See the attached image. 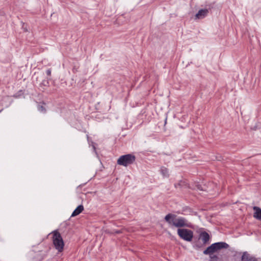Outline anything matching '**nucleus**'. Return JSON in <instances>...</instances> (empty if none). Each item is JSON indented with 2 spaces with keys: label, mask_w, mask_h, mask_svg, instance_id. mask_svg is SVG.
<instances>
[{
  "label": "nucleus",
  "mask_w": 261,
  "mask_h": 261,
  "mask_svg": "<svg viewBox=\"0 0 261 261\" xmlns=\"http://www.w3.org/2000/svg\"><path fill=\"white\" fill-rule=\"evenodd\" d=\"M165 221L168 224L170 227H191V223L184 217H178L175 214L169 213L164 218Z\"/></svg>",
  "instance_id": "obj_1"
},
{
  "label": "nucleus",
  "mask_w": 261,
  "mask_h": 261,
  "mask_svg": "<svg viewBox=\"0 0 261 261\" xmlns=\"http://www.w3.org/2000/svg\"><path fill=\"white\" fill-rule=\"evenodd\" d=\"M45 103H39L38 105L37 109L39 111H40L41 113H45L46 112V109L44 107Z\"/></svg>",
  "instance_id": "obj_13"
},
{
  "label": "nucleus",
  "mask_w": 261,
  "mask_h": 261,
  "mask_svg": "<svg viewBox=\"0 0 261 261\" xmlns=\"http://www.w3.org/2000/svg\"><path fill=\"white\" fill-rule=\"evenodd\" d=\"M40 87H48L49 86V82L48 80H43L40 84Z\"/></svg>",
  "instance_id": "obj_16"
},
{
  "label": "nucleus",
  "mask_w": 261,
  "mask_h": 261,
  "mask_svg": "<svg viewBox=\"0 0 261 261\" xmlns=\"http://www.w3.org/2000/svg\"><path fill=\"white\" fill-rule=\"evenodd\" d=\"M186 184H185V182L182 181V180H180L178 183L177 184H174V187L176 188H180L184 186H185Z\"/></svg>",
  "instance_id": "obj_14"
},
{
  "label": "nucleus",
  "mask_w": 261,
  "mask_h": 261,
  "mask_svg": "<svg viewBox=\"0 0 261 261\" xmlns=\"http://www.w3.org/2000/svg\"><path fill=\"white\" fill-rule=\"evenodd\" d=\"M177 234L180 239L187 241L191 242L194 236V232L192 230L187 228H178Z\"/></svg>",
  "instance_id": "obj_4"
},
{
  "label": "nucleus",
  "mask_w": 261,
  "mask_h": 261,
  "mask_svg": "<svg viewBox=\"0 0 261 261\" xmlns=\"http://www.w3.org/2000/svg\"><path fill=\"white\" fill-rule=\"evenodd\" d=\"M253 209L255 211V212L253 214V217L261 221V208L255 206L253 207Z\"/></svg>",
  "instance_id": "obj_9"
},
{
  "label": "nucleus",
  "mask_w": 261,
  "mask_h": 261,
  "mask_svg": "<svg viewBox=\"0 0 261 261\" xmlns=\"http://www.w3.org/2000/svg\"><path fill=\"white\" fill-rule=\"evenodd\" d=\"M136 160V156L132 154H127L120 156L117 160V164L124 167L133 164Z\"/></svg>",
  "instance_id": "obj_3"
},
{
  "label": "nucleus",
  "mask_w": 261,
  "mask_h": 261,
  "mask_svg": "<svg viewBox=\"0 0 261 261\" xmlns=\"http://www.w3.org/2000/svg\"><path fill=\"white\" fill-rule=\"evenodd\" d=\"M84 211V206L83 205H79L73 212L71 217H75L79 215Z\"/></svg>",
  "instance_id": "obj_11"
},
{
  "label": "nucleus",
  "mask_w": 261,
  "mask_h": 261,
  "mask_svg": "<svg viewBox=\"0 0 261 261\" xmlns=\"http://www.w3.org/2000/svg\"><path fill=\"white\" fill-rule=\"evenodd\" d=\"M52 233L53 242L55 248L59 252H62L63 250L64 243L61 234L58 230H54Z\"/></svg>",
  "instance_id": "obj_2"
},
{
  "label": "nucleus",
  "mask_w": 261,
  "mask_h": 261,
  "mask_svg": "<svg viewBox=\"0 0 261 261\" xmlns=\"http://www.w3.org/2000/svg\"><path fill=\"white\" fill-rule=\"evenodd\" d=\"M160 171L164 177H168L169 176V171L167 168L162 167L161 168Z\"/></svg>",
  "instance_id": "obj_12"
},
{
  "label": "nucleus",
  "mask_w": 261,
  "mask_h": 261,
  "mask_svg": "<svg viewBox=\"0 0 261 261\" xmlns=\"http://www.w3.org/2000/svg\"><path fill=\"white\" fill-rule=\"evenodd\" d=\"M202 246V245H200V244H196L195 245V246L194 247H195L196 248H201V247Z\"/></svg>",
  "instance_id": "obj_19"
},
{
  "label": "nucleus",
  "mask_w": 261,
  "mask_h": 261,
  "mask_svg": "<svg viewBox=\"0 0 261 261\" xmlns=\"http://www.w3.org/2000/svg\"><path fill=\"white\" fill-rule=\"evenodd\" d=\"M87 138L88 139V138H89V136H88V135H87Z\"/></svg>",
  "instance_id": "obj_21"
},
{
  "label": "nucleus",
  "mask_w": 261,
  "mask_h": 261,
  "mask_svg": "<svg viewBox=\"0 0 261 261\" xmlns=\"http://www.w3.org/2000/svg\"><path fill=\"white\" fill-rule=\"evenodd\" d=\"M213 245L216 252L222 249H227L229 247V245L224 242L215 243Z\"/></svg>",
  "instance_id": "obj_7"
},
{
  "label": "nucleus",
  "mask_w": 261,
  "mask_h": 261,
  "mask_svg": "<svg viewBox=\"0 0 261 261\" xmlns=\"http://www.w3.org/2000/svg\"><path fill=\"white\" fill-rule=\"evenodd\" d=\"M23 94V92L22 90H20L17 93H16V94H15L14 95H13V97H15V98H18L21 95H22Z\"/></svg>",
  "instance_id": "obj_17"
},
{
  "label": "nucleus",
  "mask_w": 261,
  "mask_h": 261,
  "mask_svg": "<svg viewBox=\"0 0 261 261\" xmlns=\"http://www.w3.org/2000/svg\"><path fill=\"white\" fill-rule=\"evenodd\" d=\"M216 252L213 244L208 246L205 250L203 251V254L205 255H213V254Z\"/></svg>",
  "instance_id": "obj_10"
},
{
  "label": "nucleus",
  "mask_w": 261,
  "mask_h": 261,
  "mask_svg": "<svg viewBox=\"0 0 261 261\" xmlns=\"http://www.w3.org/2000/svg\"><path fill=\"white\" fill-rule=\"evenodd\" d=\"M210 258V261H220L219 257L216 255H211Z\"/></svg>",
  "instance_id": "obj_15"
},
{
  "label": "nucleus",
  "mask_w": 261,
  "mask_h": 261,
  "mask_svg": "<svg viewBox=\"0 0 261 261\" xmlns=\"http://www.w3.org/2000/svg\"><path fill=\"white\" fill-rule=\"evenodd\" d=\"M3 110H0V113Z\"/></svg>",
  "instance_id": "obj_22"
},
{
  "label": "nucleus",
  "mask_w": 261,
  "mask_h": 261,
  "mask_svg": "<svg viewBox=\"0 0 261 261\" xmlns=\"http://www.w3.org/2000/svg\"><path fill=\"white\" fill-rule=\"evenodd\" d=\"M199 239H201L203 245H206L209 243L210 236L206 231H202L199 234Z\"/></svg>",
  "instance_id": "obj_6"
},
{
  "label": "nucleus",
  "mask_w": 261,
  "mask_h": 261,
  "mask_svg": "<svg viewBox=\"0 0 261 261\" xmlns=\"http://www.w3.org/2000/svg\"><path fill=\"white\" fill-rule=\"evenodd\" d=\"M200 187H201V186H199V185L198 186V189L200 190H202V189H200Z\"/></svg>",
  "instance_id": "obj_20"
},
{
  "label": "nucleus",
  "mask_w": 261,
  "mask_h": 261,
  "mask_svg": "<svg viewBox=\"0 0 261 261\" xmlns=\"http://www.w3.org/2000/svg\"><path fill=\"white\" fill-rule=\"evenodd\" d=\"M241 261H258L255 256L250 254L248 252L245 251L242 253Z\"/></svg>",
  "instance_id": "obj_5"
},
{
  "label": "nucleus",
  "mask_w": 261,
  "mask_h": 261,
  "mask_svg": "<svg viewBox=\"0 0 261 261\" xmlns=\"http://www.w3.org/2000/svg\"><path fill=\"white\" fill-rule=\"evenodd\" d=\"M208 13V10L207 9H200L196 14L195 17L196 19H203L207 15Z\"/></svg>",
  "instance_id": "obj_8"
},
{
  "label": "nucleus",
  "mask_w": 261,
  "mask_h": 261,
  "mask_svg": "<svg viewBox=\"0 0 261 261\" xmlns=\"http://www.w3.org/2000/svg\"><path fill=\"white\" fill-rule=\"evenodd\" d=\"M51 70L50 68L48 69L46 71V73L47 75H48V76H50L51 75Z\"/></svg>",
  "instance_id": "obj_18"
}]
</instances>
